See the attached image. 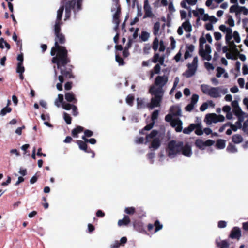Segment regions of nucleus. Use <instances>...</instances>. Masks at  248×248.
<instances>
[{
  "label": "nucleus",
  "mask_w": 248,
  "mask_h": 248,
  "mask_svg": "<svg viewBox=\"0 0 248 248\" xmlns=\"http://www.w3.org/2000/svg\"><path fill=\"white\" fill-rule=\"evenodd\" d=\"M151 121V123L139 131V133L146 135L145 144L148 145L149 148L151 150V152L148 153L146 156L149 162L153 164L155 157V129L152 130L150 134H148L147 131L151 130L155 123V110L152 113Z\"/></svg>",
  "instance_id": "f257e3e1"
},
{
  "label": "nucleus",
  "mask_w": 248,
  "mask_h": 248,
  "mask_svg": "<svg viewBox=\"0 0 248 248\" xmlns=\"http://www.w3.org/2000/svg\"><path fill=\"white\" fill-rule=\"evenodd\" d=\"M54 46L51 48L50 54L53 57V61L65 62L68 59L67 55L68 51L66 47L60 46V44H63L65 42L64 35L62 33L55 34Z\"/></svg>",
  "instance_id": "f03ea898"
},
{
  "label": "nucleus",
  "mask_w": 248,
  "mask_h": 248,
  "mask_svg": "<svg viewBox=\"0 0 248 248\" xmlns=\"http://www.w3.org/2000/svg\"><path fill=\"white\" fill-rule=\"evenodd\" d=\"M219 29L225 35V43L232 50H237L235 44H239L241 41L240 35L237 31H233L232 28L227 27L225 24L219 26Z\"/></svg>",
  "instance_id": "7ed1b4c3"
},
{
  "label": "nucleus",
  "mask_w": 248,
  "mask_h": 248,
  "mask_svg": "<svg viewBox=\"0 0 248 248\" xmlns=\"http://www.w3.org/2000/svg\"><path fill=\"white\" fill-rule=\"evenodd\" d=\"M67 58L68 59L66 62H62V61L54 62L53 61V58H52V62L57 65V67L58 69L60 70L61 75L59 76L58 79L61 83L64 82V78L70 79L74 78V76L72 74L73 66L71 65H68L71 62L70 58L67 55Z\"/></svg>",
  "instance_id": "20e7f679"
},
{
  "label": "nucleus",
  "mask_w": 248,
  "mask_h": 248,
  "mask_svg": "<svg viewBox=\"0 0 248 248\" xmlns=\"http://www.w3.org/2000/svg\"><path fill=\"white\" fill-rule=\"evenodd\" d=\"M206 41L212 43V38L210 34H206L205 37H202L200 38L199 54L204 60L210 61L212 58L211 48L210 46L206 44Z\"/></svg>",
  "instance_id": "39448f33"
},
{
  "label": "nucleus",
  "mask_w": 248,
  "mask_h": 248,
  "mask_svg": "<svg viewBox=\"0 0 248 248\" xmlns=\"http://www.w3.org/2000/svg\"><path fill=\"white\" fill-rule=\"evenodd\" d=\"M168 79V76L165 74L156 77V107L160 106L164 92L163 88Z\"/></svg>",
  "instance_id": "423d86ee"
},
{
  "label": "nucleus",
  "mask_w": 248,
  "mask_h": 248,
  "mask_svg": "<svg viewBox=\"0 0 248 248\" xmlns=\"http://www.w3.org/2000/svg\"><path fill=\"white\" fill-rule=\"evenodd\" d=\"M202 92L205 94L209 95L212 98H219L222 94H225L228 93L226 88L218 87H213L206 84H202L201 86Z\"/></svg>",
  "instance_id": "0eeeda50"
},
{
  "label": "nucleus",
  "mask_w": 248,
  "mask_h": 248,
  "mask_svg": "<svg viewBox=\"0 0 248 248\" xmlns=\"http://www.w3.org/2000/svg\"><path fill=\"white\" fill-rule=\"evenodd\" d=\"M157 47L159 53L156 54V74H157L161 70V67H165L164 60L166 57L167 52L165 51L166 46L162 41L157 44Z\"/></svg>",
  "instance_id": "6e6552de"
},
{
  "label": "nucleus",
  "mask_w": 248,
  "mask_h": 248,
  "mask_svg": "<svg viewBox=\"0 0 248 248\" xmlns=\"http://www.w3.org/2000/svg\"><path fill=\"white\" fill-rule=\"evenodd\" d=\"M149 92L153 96L151 98L150 103L146 102L144 99L138 98L137 99V108L138 109L148 108L149 109H153L155 108V80L154 83L151 86Z\"/></svg>",
  "instance_id": "1a4fd4ad"
},
{
  "label": "nucleus",
  "mask_w": 248,
  "mask_h": 248,
  "mask_svg": "<svg viewBox=\"0 0 248 248\" xmlns=\"http://www.w3.org/2000/svg\"><path fill=\"white\" fill-rule=\"evenodd\" d=\"M182 148V142L179 141H170L168 145L167 152L169 157L173 158L181 153Z\"/></svg>",
  "instance_id": "9d476101"
},
{
  "label": "nucleus",
  "mask_w": 248,
  "mask_h": 248,
  "mask_svg": "<svg viewBox=\"0 0 248 248\" xmlns=\"http://www.w3.org/2000/svg\"><path fill=\"white\" fill-rule=\"evenodd\" d=\"M174 116L170 112L165 117L167 122H170L171 125L175 128L177 132H181L182 130V122L179 119H172Z\"/></svg>",
  "instance_id": "9b49d317"
},
{
  "label": "nucleus",
  "mask_w": 248,
  "mask_h": 248,
  "mask_svg": "<svg viewBox=\"0 0 248 248\" xmlns=\"http://www.w3.org/2000/svg\"><path fill=\"white\" fill-rule=\"evenodd\" d=\"M225 120V117L222 115H217L215 113L208 114L206 115L204 122L208 125H210L212 123H216L218 122H223Z\"/></svg>",
  "instance_id": "f8f14e48"
},
{
  "label": "nucleus",
  "mask_w": 248,
  "mask_h": 248,
  "mask_svg": "<svg viewBox=\"0 0 248 248\" xmlns=\"http://www.w3.org/2000/svg\"><path fill=\"white\" fill-rule=\"evenodd\" d=\"M198 62V57H195L194 58L192 63L188 64V70L184 73V75L186 77L189 78L195 73L197 68Z\"/></svg>",
  "instance_id": "ddd939ff"
},
{
  "label": "nucleus",
  "mask_w": 248,
  "mask_h": 248,
  "mask_svg": "<svg viewBox=\"0 0 248 248\" xmlns=\"http://www.w3.org/2000/svg\"><path fill=\"white\" fill-rule=\"evenodd\" d=\"M183 29L186 32H191L192 31V26L189 21V19H186L177 29V32L179 35L183 34Z\"/></svg>",
  "instance_id": "4468645a"
},
{
  "label": "nucleus",
  "mask_w": 248,
  "mask_h": 248,
  "mask_svg": "<svg viewBox=\"0 0 248 248\" xmlns=\"http://www.w3.org/2000/svg\"><path fill=\"white\" fill-rule=\"evenodd\" d=\"M214 143L215 141L212 140H207L206 141H204L201 139H198L196 140L195 144L199 149L204 150L206 147L211 146Z\"/></svg>",
  "instance_id": "2eb2a0df"
},
{
  "label": "nucleus",
  "mask_w": 248,
  "mask_h": 248,
  "mask_svg": "<svg viewBox=\"0 0 248 248\" xmlns=\"http://www.w3.org/2000/svg\"><path fill=\"white\" fill-rule=\"evenodd\" d=\"M76 143L78 145L79 148L80 150L84 151L86 153H92V157H94L95 155V153L90 148H88L87 144L85 142L81 140H77L76 141Z\"/></svg>",
  "instance_id": "dca6fc26"
},
{
  "label": "nucleus",
  "mask_w": 248,
  "mask_h": 248,
  "mask_svg": "<svg viewBox=\"0 0 248 248\" xmlns=\"http://www.w3.org/2000/svg\"><path fill=\"white\" fill-rule=\"evenodd\" d=\"M116 9V11L113 16V22H120V17L121 14V7L120 3H117L115 4V7L112 8L111 11H114Z\"/></svg>",
  "instance_id": "f3484780"
},
{
  "label": "nucleus",
  "mask_w": 248,
  "mask_h": 248,
  "mask_svg": "<svg viewBox=\"0 0 248 248\" xmlns=\"http://www.w3.org/2000/svg\"><path fill=\"white\" fill-rule=\"evenodd\" d=\"M183 155L186 157H190L192 155V151L191 146L186 143L185 145H183L182 143V148L181 151Z\"/></svg>",
  "instance_id": "a211bd4d"
},
{
  "label": "nucleus",
  "mask_w": 248,
  "mask_h": 248,
  "mask_svg": "<svg viewBox=\"0 0 248 248\" xmlns=\"http://www.w3.org/2000/svg\"><path fill=\"white\" fill-rule=\"evenodd\" d=\"M229 237L232 239L239 240L241 237V229L237 227H233L231 230Z\"/></svg>",
  "instance_id": "6ab92c4d"
},
{
  "label": "nucleus",
  "mask_w": 248,
  "mask_h": 248,
  "mask_svg": "<svg viewBox=\"0 0 248 248\" xmlns=\"http://www.w3.org/2000/svg\"><path fill=\"white\" fill-rule=\"evenodd\" d=\"M144 10L145 14L143 18L152 17L153 16V14L152 12V8L149 4L148 0H145L144 2Z\"/></svg>",
  "instance_id": "aec40b11"
},
{
  "label": "nucleus",
  "mask_w": 248,
  "mask_h": 248,
  "mask_svg": "<svg viewBox=\"0 0 248 248\" xmlns=\"http://www.w3.org/2000/svg\"><path fill=\"white\" fill-rule=\"evenodd\" d=\"M197 1L198 0H183L180 3V5L182 8L190 9V6L196 5Z\"/></svg>",
  "instance_id": "412c9836"
},
{
  "label": "nucleus",
  "mask_w": 248,
  "mask_h": 248,
  "mask_svg": "<svg viewBox=\"0 0 248 248\" xmlns=\"http://www.w3.org/2000/svg\"><path fill=\"white\" fill-rule=\"evenodd\" d=\"M195 50V46L193 45H187L186 46V51L184 54L185 59H187L191 57Z\"/></svg>",
  "instance_id": "4be33fe9"
},
{
  "label": "nucleus",
  "mask_w": 248,
  "mask_h": 248,
  "mask_svg": "<svg viewBox=\"0 0 248 248\" xmlns=\"http://www.w3.org/2000/svg\"><path fill=\"white\" fill-rule=\"evenodd\" d=\"M65 99L68 102L73 104H77L78 102V99L73 92L65 93Z\"/></svg>",
  "instance_id": "5701e85b"
},
{
  "label": "nucleus",
  "mask_w": 248,
  "mask_h": 248,
  "mask_svg": "<svg viewBox=\"0 0 248 248\" xmlns=\"http://www.w3.org/2000/svg\"><path fill=\"white\" fill-rule=\"evenodd\" d=\"M84 128L81 126L78 125L74 128L71 131V135L74 138H78V134L84 131Z\"/></svg>",
  "instance_id": "b1692460"
},
{
  "label": "nucleus",
  "mask_w": 248,
  "mask_h": 248,
  "mask_svg": "<svg viewBox=\"0 0 248 248\" xmlns=\"http://www.w3.org/2000/svg\"><path fill=\"white\" fill-rule=\"evenodd\" d=\"M170 112L174 116H181L182 114L181 109L178 106H172L170 108Z\"/></svg>",
  "instance_id": "393cba45"
},
{
  "label": "nucleus",
  "mask_w": 248,
  "mask_h": 248,
  "mask_svg": "<svg viewBox=\"0 0 248 248\" xmlns=\"http://www.w3.org/2000/svg\"><path fill=\"white\" fill-rule=\"evenodd\" d=\"M155 51V39L153 41L152 44L151 45L150 44H146L143 48V52L145 54H148L150 53L151 48Z\"/></svg>",
  "instance_id": "a878e982"
},
{
  "label": "nucleus",
  "mask_w": 248,
  "mask_h": 248,
  "mask_svg": "<svg viewBox=\"0 0 248 248\" xmlns=\"http://www.w3.org/2000/svg\"><path fill=\"white\" fill-rule=\"evenodd\" d=\"M130 222V219L127 215H124L122 219H120L118 221V225L121 226L123 225L127 226Z\"/></svg>",
  "instance_id": "bb28decb"
},
{
  "label": "nucleus",
  "mask_w": 248,
  "mask_h": 248,
  "mask_svg": "<svg viewBox=\"0 0 248 248\" xmlns=\"http://www.w3.org/2000/svg\"><path fill=\"white\" fill-rule=\"evenodd\" d=\"M216 244L217 247L220 248H227L229 246V243L226 240L217 239L216 240Z\"/></svg>",
  "instance_id": "cd10ccee"
},
{
  "label": "nucleus",
  "mask_w": 248,
  "mask_h": 248,
  "mask_svg": "<svg viewBox=\"0 0 248 248\" xmlns=\"http://www.w3.org/2000/svg\"><path fill=\"white\" fill-rule=\"evenodd\" d=\"M76 4V0H68L66 2L64 7L71 10L75 9Z\"/></svg>",
  "instance_id": "c85d7f7f"
},
{
  "label": "nucleus",
  "mask_w": 248,
  "mask_h": 248,
  "mask_svg": "<svg viewBox=\"0 0 248 248\" xmlns=\"http://www.w3.org/2000/svg\"><path fill=\"white\" fill-rule=\"evenodd\" d=\"M217 78H220L221 77V76L223 74V77L225 78H228V74L227 73H225V70L221 67H217Z\"/></svg>",
  "instance_id": "c756f323"
},
{
  "label": "nucleus",
  "mask_w": 248,
  "mask_h": 248,
  "mask_svg": "<svg viewBox=\"0 0 248 248\" xmlns=\"http://www.w3.org/2000/svg\"><path fill=\"white\" fill-rule=\"evenodd\" d=\"M150 37V33L146 31H142L140 34L139 37L142 42L147 41Z\"/></svg>",
  "instance_id": "7c9ffc66"
},
{
  "label": "nucleus",
  "mask_w": 248,
  "mask_h": 248,
  "mask_svg": "<svg viewBox=\"0 0 248 248\" xmlns=\"http://www.w3.org/2000/svg\"><path fill=\"white\" fill-rule=\"evenodd\" d=\"M225 23L227 27L232 28L235 26V21L231 16H228Z\"/></svg>",
  "instance_id": "2f4dec72"
},
{
  "label": "nucleus",
  "mask_w": 248,
  "mask_h": 248,
  "mask_svg": "<svg viewBox=\"0 0 248 248\" xmlns=\"http://www.w3.org/2000/svg\"><path fill=\"white\" fill-rule=\"evenodd\" d=\"M64 9V6H61L57 11V18L56 21H62V16Z\"/></svg>",
  "instance_id": "473e14b6"
},
{
  "label": "nucleus",
  "mask_w": 248,
  "mask_h": 248,
  "mask_svg": "<svg viewBox=\"0 0 248 248\" xmlns=\"http://www.w3.org/2000/svg\"><path fill=\"white\" fill-rule=\"evenodd\" d=\"M62 21H55V24L54 25V34H58L59 33H61V26L62 25Z\"/></svg>",
  "instance_id": "72a5a7b5"
},
{
  "label": "nucleus",
  "mask_w": 248,
  "mask_h": 248,
  "mask_svg": "<svg viewBox=\"0 0 248 248\" xmlns=\"http://www.w3.org/2000/svg\"><path fill=\"white\" fill-rule=\"evenodd\" d=\"M63 102H65V101H63V95L62 94H58V98L56 99L55 101V105L58 107H60L61 104L62 106Z\"/></svg>",
  "instance_id": "f704fd0d"
},
{
  "label": "nucleus",
  "mask_w": 248,
  "mask_h": 248,
  "mask_svg": "<svg viewBox=\"0 0 248 248\" xmlns=\"http://www.w3.org/2000/svg\"><path fill=\"white\" fill-rule=\"evenodd\" d=\"M232 140L234 143L238 144L242 141L243 138L240 135L235 134L232 136Z\"/></svg>",
  "instance_id": "c9c22d12"
},
{
  "label": "nucleus",
  "mask_w": 248,
  "mask_h": 248,
  "mask_svg": "<svg viewBox=\"0 0 248 248\" xmlns=\"http://www.w3.org/2000/svg\"><path fill=\"white\" fill-rule=\"evenodd\" d=\"M204 10L203 8H196V10L192 11L193 15L196 17H199L204 14Z\"/></svg>",
  "instance_id": "e433bc0d"
},
{
  "label": "nucleus",
  "mask_w": 248,
  "mask_h": 248,
  "mask_svg": "<svg viewBox=\"0 0 248 248\" xmlns=\"http://www.w3.org/2000/svg\"><path fill=\"white\" fill-rule=\"evenodd\" d=\"M226 143L224 140L219 139L217 141L216 146L218 149H222L225 147Z\"/></svg>",
  "instance_id": "4c0bfd02"
},
{
  "label": "nucleus",
  "mask_w": 248,
  "mask_h": 248,
  "mask_svg": "<svg viewBox=\"0 0 248 248\" xmlns=\"http://www.w3.org/2000/svg\"><path fill=\"white\" fill-rule=\"evenodd\" d=\"M12 111V108L10 107L6 106L3 108L0 112V115L4 116L7 113L11 112Z\"/></svg>",
  "instance_id": "58836bf2"
},
{
  "label": "nucleus",
  "mask_w": 248,
  "mask_h": 248,
  "mask_svg": "<svg viewBox=\"0 0 248 248\" xmlns=\"http://www.w3.org/2000/svg\"><path fill=\"white\" fill-rule=\"evenodd\" d=\"M151 62L155 63V53L151 60H149L147 61H143L142 65L143 66H148L150 65Z\"/></svg>",
  "instance_id": "ea45409f"
},
{
  "label": "nucleus",
  "mask_w": 248,
  "mask_h": 248,
  "mask_svg": "<svg viewBox=\"0 0 248 248\" xmlns=\"http://www.w3.org/2000/svg\"><path fill=\"white\" fill-rule=\"evenodd\" d=\"M133 226L135 229L136 230L141 232L143 228L142 223L140 222H135L133 223Z\"/></svg>",
  "instance_id": "a19ab883"
},
{
  "label": "nucleus",
  "mask_w": 248,
  "mask_h": 248,
  "mask_svg": "<svg viewBox=\"0 0 248 248\" xmlns=\"http://www.w3.org/2000/svg\"><path fill=\"white\" fill-rule=\"evenodd\" d=\"M75 104H73V103L70 104V103H66V102H65L63 103L62 107L63 109H64L66 110H69L71 109H72V108H73V106Z\"/></svg>",
  "instance_id": "79ce46f5"
},
{
  "label": "nucleus",
  "mask_w": 248,
  "mask_h": 248,
  "mask_svg": "<svg viewBox=\"0 0 248 248\" xmlns=\"http://www.w3.org/2000/svg\"><path fill=\"white\" fill-rule=\"evenodd\" d=\"M63 119L67 124H71L72 118L68 113L66 112L63 113Z\"/></svg>",
  "instance_id": "37998d69"
},
{
  "label": "nucleus",
  "mask_w": 248,
  "mask_h": 248,
  "mask_svg": "<svg viewBox=\"0 0 248 248\" xmlns=\"http://www.w3.org/2000/svg\"><path fill=\"white\" fill-rule=\"evenodd\" d=\"M233 111L235 114L237 116L239 119H241L243 117L244 114L240 107L234 109Z\"/></svg>",
  "instance_id": "c03bdc74"
},
{
  "label": "nucleus",
  "mask_w": 248,
  "mask_h": 248,
  "mask_svg": "<svg viewBox=\"0 0 248 248\" xmlns=\"http://www.w3.org/2000/svg\"><path fill=\"white\" fill-rule=\"evenodd\" d=\"M227 150L232 153H236L237 152V149L235 146L232 144H229L227 148Z\"/></svg>",
  "instance_id": "a18cd8bd"
},
{
  "label": "nucleus",
  "mask_w": 248,
  "mask_h": 248,
  "mask_svg": "<svg viewBox=\"0 0 248 248\" xmlns=\"http://www.w3.org/2000/svg\"><path fill=\"white\" fill-rule=\"evenodd\" d=\"M136 212L134 207H126L125 208L124 212L128 215H133Z\"/></svg>",
  "instance_id": "49530a36"
},
{
  "label": "nucleus",
  "mask_w": 248,
  "mask_h": 248,
  "mask_svg": "<svg viewBox=\"0 0 248 248\" xmlns=\"http://www.w3.org/2000/svg\"><path fill=\"white\" fill-rule=\"evenodd\" d=\"M134 100V97L133 95L129 94L126 98V103L130 106H132Z\"/></svg>",
  "instance_id": "de8ad7c7"
},
{
  "label": "nucleus",
  "mask_w": 248,
  "mask_h": 248,
  "mask_svg": "<svg viewBox=\"0 0 248 248\" xmlns=\"http://www.w3.org/2000/svg\"><path fill=\"white\" fill-rule=\"evenodd\" d=\"M145 138L142 137H136L135 139V142L136 144H145Z\"/></svg>",
  "instance_id": "09e8293b"
},
{
  "label": "nucleus",
  "mask_w": 248,
  "mask_h": 248,
  "mask_svg": "<svg viewBox=\"0 0 248 248\" xmlns=\"http://www.w3.org/2000/svg\"><path fill=\"white\" fill-rule=\"evenodd\" d=\"M239 6L238 4H234L231 6L230 8V12L231 13H235L236 15L238 14Z\"/></svg>",
  "instance_id": "8fccbe9b"
},
{
  "label": "nucleus",
  "mask_w": 248,
  "mask_h": 248,
  "mask_svg": "<svg viewBox=\"0 0 248 248\" xmlns=\"http://www.w3.org/2000/svg\"><path fill=\"white\" fill-rule=\"evenodd\" d=\"M25 68L23 64L17 63L16 72L19 74H23L24 72Z\"/></svg>",
  "instance_id": "3c124183"
},
{
  "label": "nucleus",
  "mask_w": 248,
  "mask_h": 248,
  "mask_svg": "<svg viewBox=\"0 0 248 248\" xmlns=\"http://www.w3.org/2000/svg\"><path fill=\"white\" fill-rule=\"evenodd\" d=\"M115 59L116 61L120 65H124L125 64V62L124 61L123 58L118 54H116Z\"/></svg>",
  "instance_id": "603ef678"
},
{
  "label": "nucleus",
  "mask_w": 248,
  "mask_h": 248,
  "mask_svg": "<svg viewBox=\"0 0 248 248\" xmlns=\"http://www.w3.org/2000/svg\"><path fill=\"white\" fill-rule=\"evenodd\" d=\"M195 132L197 135H202L203 134V131L202 130L201 124H198V126L195 129Z\"/></svg>",
  "instance_id": "864d4df0"
},
{
  "label": "nucleus",
  "mask_w": 248,
  "mask_h": 248,
  "mask_svg": "<svg viewBox=\"0 0 248 248\" xmlns=\"http://www.w3.org/2000/svg\"><path fill=\"white\" fill-rule=\"evenodd\" d=\"M243 13L245 15L248 14V9L245 7L239 6L238 14Z\"/></svg>",
  "instance_id": "5fc2aeb1"
},
{
  "label": "nucleus",
  "mask_w": 248,
  "mask_h": 248,
  "mask_svg": "<svg viewBox=\"0 0 248 248\" xmlns=\"http://www.w3.org/2000/svg\"><path fill=\"white\" fill-rule=\"evenodd\" d=\"M170 46L171 47V48L172 49H174L176 48V41H175V39L174 38V37H173L172 36L170 37Z\"/></svg>",
  "instance_id": "6e6d98bb"
},
{
  "label": "nucleus",
  "mask_w": 248,
  "mask_h": 248,
  "mask_svg": "<svg viewBox=\"0 0 248 248\" xmlns=\"http://www.w3.org/2000/svg\"><path fill=\"white\" fill-rule=\"evenodd\" d=\"M199 96L197 94H193L192 96L191 99V103L192 104L196 105L199 100Z\"/></svg>",
  "instance_id": "4d7b16f0"
},
{
  "label": "nucleus",
  "mask_w": 248,
  "mask_h": 248,
  "mask_svg": "<svg viewBox=\"0 0 248 248\" xmlns=\"http://www.w3.org/2000/svg\"><path fill=\"white\" fill-rule=\"evenodd\" d=\"M222 50H223V52H224V53H226L228 51H230V52H232L238 51L237 49V50L231 49L230 48V46L228 45L224 46L222 48Z\"/></svg>",
  "instance_id": "13d9d810"
},
{
  "label": "nucleus",
  "mask_w": 248,
  "mask_h": 248,
  "mask_svg": "<svg viewBox=\"0 0 248 248\" xmlns=\"http://www.w3.org/2000/svg\"><path fill=\"white\" fill-rule=\"evenodd\" d=\"M133 42V39L130 38H129L128 41L126 46H124V48L128 50L131 47Z\"/></svg>",
  "instance_id": "bf43d9fd"
},
{
  "label": "nucleus",
  "mask_w": 248,
  "mask_h": 248,
  "mask_svg": "<svg viewBox=\"0 0 248 248\" xmlns=\"http://www.w3.org/2000/svg\"><path fill=\"white\" fill-rule=\"evenodd\" d=\"M72 114L74 116H77L78 114V111L77 107L76 105H74L73 106V108H72Z\"/></svg>",
  "instance_id": "052dcab7"
},
{
  "label": "nucleus",
  "mask_w": 248,
  "mask_h": 248,
  "mask_svg": "<svg viewBox=\"0 0 248 248\" xmlns=\"http://www.w3.org/2000/svg\"><path fill=\"white\" fill-rule=\"evenodd\" d=\"M204 65H205L206 68L208 70H213L214 69V67L213 65V64L209 62H205Z\"/></svg>",
  "instance_id": "680f3d73"
},
{
  "label": "nucleus",
  "mask_w": 248,
  "mask_h": 248,
  "mask_svg": "<svg viewBox=\"0 0 248 248\" xmlns=\"http://www.w3.org/2000/svg\"><path fill=\"white\" fill-rule=\"evenodd\" d=\"M214 36L215 39L217 41H218L222 38V35H221V33H220L219 32H214Z\"/></svg>",
  "instance_id": "e2e57ef3"
},
{
  "label": "nucleus",
  "mask_w": 248,
  "mask_h": 248,
  "mask_svg": "<svg viewBox=\"0 0 248 248\" xmlns=\"http://www.w3.org/2000/svg\"><path fill=\"white\" fill-rule=\"evenodd\" d=\"M238 83L239 85V86L243 88H244V86H245V80L244 78H239L238 79Z\"/></svg>",
  "instance_id": "0e129e2a"
},
{
  "label": "nucleus",
  "mask_w": 248,
  "mask_h": 248,
  "mask_svg": "<svg viewBox=\"0 0 248 248\" xmlns=\"http://www.w3.org/2000/svg\"><path fill=\"white\" fill-rule=\"evenodd\" d=\"M242 73L244 75L248 74V66L246 64H244L242 67Z\"/></svg>",
  "instance_id": "69168bd1"
},
{
  "label": "nucleus",
  "mask_w": 248,
  "mask_h": 248,
  "mask_svg": "<svg viewBox=\"0 0 248 248\" xmlns=\"http://www.w3.org/2000/svg\"><path fill=\"white\" fill-rule=\"evenodd\" d=\"M71 10L65 9V20L68 19L70 18L71 16Z\"/></svg>",
  "instance_id": "338daca9"
},
{
  "label": "nucleus",
  "mask_w": 248,
  "mask_h": 248,
  "mask_svg": "<svg viewBox=\"0 0 248 248\" xmlns=\"http://www.w3.org/2000/svg\"><path fill=\"white\" fill-rule=\"evenodd\" d=\"M208 108V104L207 103H203L200 108V109L201 111H204L206 110Z\"/></svg>",
  "instance_id": "774afa93"
}]
</instances>
